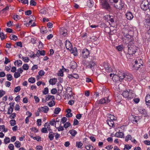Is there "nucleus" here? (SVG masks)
Returning a JSON list of instances; mask_svg holds the SVG:
<instances>
[{"label": "nucleus", "instance_id": "nucleus-45", "mask_svg": "<svg viewBox=\"0 0 150 150\" xmlns=\"http://www.w3.org/2000/svg\"><path fill=\"white\" fill-rule=\"evenodd\" d=\"M10 123L11 126H13L16 124V121L15 120H11L10 121Z\"/></svg>", "mask_w": 150, "mask_h": 150}, {"label": "nucleus", "instance_id": "nucleus-10", "mask_svg": "<svg viewBox=\"0 0 150 150\" xmlns=\"http://www.w3.org/2000/svg\"><path fill=\"white\" fill-rule=\"evenodd\" d=\"M60 32L61 34L64 37H65L67 36V30L66 29L63 28H61Z\"/></svg>", "mask_w": 150, "mask_h": 150}, {"label": "nucleus", "instance_id": "nucleus-5", "mask_svg": "<svg viewBox=\"0 0 150 150\" xmlns=\"http://www.w3.org/2000/svg\"><path fill=\"white\" fill-rule=\"evenodd\" d=\"M90 54L89 50L86 48L83 49L81 52V55L83 58H88Z\"/></svg>", "mask_w": 150, "mask_h": 150}, {"label": "nucleus", "instance_id": "nucleus-1", "mask_svg": "<svg viewBox=\"0 0 150 150\" xmlns=\"http://www.w3.org/2000/svg\"><path fill=\"white\" fill-rule=\"evenodd\" d=\"M123 96L127 98L128 100H130L133 98L134 96V94L133 93L132 90H129L124 91L122 93Z\"/></svg>", "mask_w": 150, "mask_h": 150}, {"label": "nucleus", "instance_id": "nucleus-4", "mask_svg": "<svg viewBox=\"0 0 150 150\" xmlns=\"http://www.w3.org/2000/svg\"><path fill=\"white\" fill-rule=\"evenodd\" d=\"M103 8L108 11L111 9V6L107 0H100Z\"/></svg>", "mask_w": 150, "mask_h": 150}, {"label": "nucleus", "instance_id": "nucleus-31", "mask_svg": "<svg viewBox=\"0 0 150 150\" xmlns=\"http://www.w3.org/2000/svg\"><path fill=\"white\" fill-rule=\"evenodd\" d=\"M112 79L115 81H117L118 80H119V78L117 74L114 75L112 78Z\"/></svg>", "mask_w": 150, "mask_h": 150}, {"label": "nucleus", "instance_id": "nucleus-53", "mask_svg": "<svg viewBox=\"0 0 150 150\" xmlns=\"http://www.w3.org/2000/svg\"><path fill=\"white\" fill-rule=\"evenodd\" d=\"M85 148L87 150H93V147L91 145H89L86 146Z\"/></svg>", "mask_w": 150, "mask_h": 150}, {"label": "nucleus", "instance_id": "nucleus-62", "mask_svg": "<svg viewBox=\"0 0 150 150\" xmlns=\"http://www.w3.org/2000/svg\"><path fill=\"white\" fill-rule=\"evenodd\" d=\"M67 120V118L65 117H64L61 119V122L63 124H64Z\"/></svg>", "mask_w": 150, "mask_h": 150}, {"label": "nucleus", "instance_id": "nucleus-51", "mask_svg": "<svg viewBox=\"0 0 150 150\" xmlns=\"http://www.w3.org/2000/svg\"><path fill=\"white\" fill-rule=\"evenodd\" d=\"M21 87L20 86L16 87L15 88L14 91L15 92H17L21 90Z\"/></svg>", "mask_w": 150, "mask_h": 150}, {"label": "nucleus", "instance_id": "nucleus-37", "mask_svg": "<svg viewBox=\"0 0 150 150\" xmlns=\"http://www.w3.org/2000/svg\"><path fill=\"white\" fill-rule=\"evenodd\" d=\"M40 31L43 34L46 33H47V30L46 29V28L44 27L41 28Z\"/></svg>", "mask_w": 150, "mask_h": 150}, {"label": "nucleus", "instance_id": "nucleus-24", "mask_svg": "<svg viewBox=\"0 0 150 150\" xmlns=\"http://www.w3.org/2000/svg\"><path fill=\"white\" fill-rule=\"evenodd\" d=\"M14 64L17 67L21 66L22 64V62L21 60H17L14 62Z\"/></svg>", "mask_w": 150, "mask_h": 150}, {"label": "nucleus", "instance_id": "nucleus-13", "mask_svg": "<svg viewBox=\"0 0 150 150\" xmlns=\"http://www.w3.org/2000/svg\"><path fill=\"white\" fill-rule=\"evenodd\" d=\"M133 78V76L129 74H126L124 79L127 81H130Z\"/></svg>", "mask_w": 150, "mask_h": 150}, {"label": "nucleus", "instance_id": "nucleus-56", "mask_svg": "<svg viewBox=\"0 0 150 150\" xmlns=\"http://www.w3.org/2000/svg\"><path fill=\"white\" fill-rule=\"evenodd\" d=\"M132 146H129L128 144H126L125 146L124 149L125 150H129L131 148Z\"/></svg>", "mask_w": 150, "mask_h": 150}, {"label": "nucleus", "instance_id": "nucleus-34", "mask_svg": "<svg viewBox=\"0 0 150 150\" xmlns=\"http://www.w3.org/2000/svg\"><path fill=\"white\" fill-rule=\"evenodd\" d=\"M63 69H60V70L59 71L58 73V76H63Z\"/></svg>", "mask_w": 150, "mask_h": 150}, {"label": "nucleus", "instance_id": "nucleus-48", "mask_svg": "<svg viewBox=\"0 0 150 150\" xmlns=\"http://www.w3.org/2000/svg\"><path fill=\"white\" fill-rule=\"evenodd\" d=\"M55 104V103L54 101H52L49 102L48 105L50 107L54 106Z\"/></svg>", "mask_w": 150, "mask_h": 150}, {"label": "nucleus", "instance_id": "nucleus-35", "mask_svg": "<svg viewBox=\"0 0 150 150\" xmlns=\"http://www.w3.org/2000/svg\"><path fill=\"white\" fill-rule=\"evenodd\" d=\"M13 110V108H11V107H9L8 108L7 114L8 115H10L12 112Z\"/></svg>", "mask_w": 150, "mask_h": 150}, {"label": "nucleus", "instance_id": "nucleus-38", "mask_svg": "<svg viewBox=\"0 0 150 150\" xmlns=\"http://www.w3.org/2000/svg\"><path fill=\"white\" fill-rule=\"evenodd\" d=\"M15 146L17 148H19L21 146V144L18 141H16L14 143Z\"/></svg>", "mask_w": 150, "mask_h": 150}, {"label": "nucleus", "instance_id": "nucleus-23", "mask_svg": "<svg viewBox=\"0 0 150 150\" xmlns=\"http://www.w3.org/2000/svg\"><path fill=\"white\" fill-rule=\"evenodd\" d=\"M107 122L110 127H113L114 126V122L113 121L107 120Z\"/></svg>", "mask_w": 150, "mask_h": 150}, {"label": "nucleus", "instance_id": "nucleus-55", "mask_svg": "<svg viewBox=\"0 0 150 150\" xmlns=\"http://www.w3.org/2000/svg\"><path fill=\"white\" fill-rule=\"evenodd\" d=\"M122 46V45H119L116 47V49L119 51H121L123 49Z\"/></svg>", "mask_w": 150, "mask_h": 150}, {"label": "nucleus", "instance_id": "nucleus-29", "mask_svg": "<svg viewBox=\"0 0 150 150\" xmlns=\"http://www.w3.org/2000/svg\"><path fill=\"white\" fill-rule=\"evenodd\" d=\"M72 53H73L74 56L77 55V50L76 47H74L72 50Z\"/></svg>", "mask_w": 150, "mask_h": 150}, {"label": "nucleus", "instance_id": "nucleus-26", "mask_svg": "<svg viewBox=\"0 0 150 150\" xmlns=\"http://www.w3.org/2000/svg\"><path fill=\"white\" fill-rule=\"evenodd\" d=\"M50 99H51L52 100H54L55 99L54 96H53L48 95L46 96V100L48 101Z\"/></svg>", "mask_w": 150, "mask_h": 150}, {"label": "nucleus", "instance_id": "nucleus-61", "mask_svg": "<svg viewBox=\"0 0 150 150\" xmlns=\"http://www.w3.org/2000/svg\"><path fill=\"white\" fill-rule=\"evenodd\" d=\"M7 26L8 27H11L13 25V22L12 21H10L7 23Z\"/></svg>", "mask_w": 150, "mask_h": 150}, {"label": "nucleus", "instance_id": "nucleus-7", "mask_svg": "<svg viewBox=\"0 0 150 150\" xmlns=\"http://www.w3.org/2000/svg\"><path fill=\"white\" fill-rule=\"evenodd\" d=\"M108 98L109 97L104 98H103L101 99L100 100H99L98 101H97L96 102H97L98 103L100 104H108V103H109L110 101V100Z\"/></svg>", "mask_w": 150, "mask_h": 150}, {"label": "nucleus", "instance_id": "nucleus-54", "mask_svg": "<svg viewBox=\"0 0 150 150\" xmlns=\"http://www.w3.org/2000/svg\"><path fill=\"white\" fill-rule=\"evenodd\" d=\"M71 124L69 122H66V123H65L64 125V127L65 128H67L69 127L70 126Z\"/></svg>", "mask_w": 150, "mask_h": 150}, {"label": "nucleus", "instance_id": "nucleus-25", "mask_svg": "<svg viewBox=\"0 0 150 150\" xmlns=\"http://www.w3.org/2000/svg\"><path fill=\"white\" fill-rule=\"evenodd\" d=\"M57 81V79L56 78H54L53 79H50L49 81V83L50 84L52 85L55 84Z\"/></svg>", "mask_w": 150, "mask_h": 150}, {"label": "nucleus", "instance_id": "nucleus-28", "mask_svg": "<svg viewBox=\"0 0 150 150\" xmlns=\"http://www.w3.org/2000/svg\"><path fill=\"white\" fill-rule=\"evenodd\" d=\"M134 119H133L132 122L134 124H135L137 122V120L138 119V117L136 116H133Z\"/></svg>", "mask_w": 150, "mask_h": 150}, {"label": "nucleus", "instance_id": "nucleus-2", "mask_svg": "<svg viewBox=\"0 0 150 150\" xmlns=\"http://www.w3.org/2000/svg\"><path fill=\"white\" fill-rule=\"evenodd\" d=\"M128 51L127 53L129 55H132L134 54L138 50V47L134 45H128Z\"/></svg>", "mask_w": 150, "mask_h": 150}, {"label": "nucleus", "instance_id": "nucleus-15", "mask_svg": "<svg viewBox=\"0 0 150 150\" xmlns=\"http://www.w3.org/2000/svg\"><path fill=\"white\" fill-rule=\"evenodd\" d=\"M146 22L147 23V26L146 27L147 29H148V33L150 35V19H148L147 18L146 19Z\"/></svg>", "mask_w": 150, "mask_h": 150}, {"label": "nucleus", "instance_id": "nucleus-6", "mask_svg": "<svg viewBox=\"0 0 150 150\" xmlns=\"http://www.w3.org/2000/svg\"><path fill=\"white\" fill-rule=\"evenodd\" d=\"M118 2V3L114 4V7L117 9L122 10L124 6V3L122 0H119Z\"/></svg>", "mask_w": 150, "mask_h": 150}, {"label": "nucleus", "instance_id": "nucleus-21", "mask_svg": "<svg viewBox=\"0 0 150 150\" xmlns=\"http://www.w3.org/2000/svg\"><path fill=\"white\" fill-rule=\"evenodd\" d=\"M95 63L94 61H92L90 62L88 65L86 66V68H91L92 69V67L95 65Z\"/></svg>", "mask_w": 150, "mask_h": 150}, {"label": "nucleus", "instance_id": "nucleus-44", "mask_svg": "<svg viewBox=\"0 0 150 150\" xmlns=\"http://www.w3.org/2000/svg\"><path fill=\"white\" fill-rule=\"evenodd\" d=\"M50 124L51 125L53 126L55 124V126L56 125V122L54 119H53L52 120L50 121Z\"/></svg>", "mask_w": 150, "mask_h": 150}, {"label": "nucleus", "instance_id": "nucleus-19", "mask_svg": "<svg viewBox=\"0 0 150 150\" xmlns=\"http://www.w3.org/2000/svg\"><path fill=\"white\" fill-rule=\"evenodd\" d=\"M65 45L67 49H69L71 48V44L69 40H66L65 41Z\"/></svg>", "mask_w": 150, "mask_h": 150}, {"label": "nucleus", "instance_id": "nucleus-52", "mask_svg": "<svg viewBox=\"0 0 150 150\" xmlns=\"http://www.w3.org/2000/svg\"><path fill=\"white\" fill-rule=\"evenodd\" d=\"M70 92H72V89L71 88L69 87H67L66 88V93H70Z\"/></svg>", "mask_w": 150, "mask_h": 150}, {"label": "nucleus", "instance_id": "nucleus-58", "mask_svg": "<svg viewBox=\"0 0 150 150\" xmlns=\"http://www.w3.org/2000/svg\"><path fill=\"white\" fill-rule=\"evenodd\" d=\"M57 92V89L55 88L52 89L51 91V93L52 94H54Z\"/></svg>", "mask_w": 150, "mask_h": 150}, {"label": "nucleus", "instance_id": "nucleus-50", "mask_svg": "<svg viewBox=\"0 0 150 150\" xmlns=\"http://www.w3.org/2000/svg\"><path fill=\"white\" fill-rule=\"evenodd\" d=\"M41 131L42 133H48L47 128L45 127L42 128L41 130Z\"/></svg>", "mask_w": 150, "mask_h": 150}, {"label": "nucleus", "instance_id": "nucleus-36", "mask_svg": "<svg viewBox=\"0 0 150 150\" xmlns=\"http://www.w3.org/2000/svg\"><path fill=\"white\" fill-rule=\"evenodd\" d=\"M61 110V109L59 108H56L54 109V113L56 114H58L59 113Z\"/></svg>", "mask_w": 150, "mask_h": 150}, {"label": "nucleus", "instance_id": "nucleus-60", "mask_svg": "<svg viewBox=\"0 0 150 150\" xmlns=\"http://www.w3.org/2000/svg\"><path fill=\"white\" fill-rule=\"evenodd\" d=\"M8 148L10 150H14V146L12 144H10L8 146Z\"/></svg>", "mask_w": 150, "mask_h": 150}, {"label": "nucleus", "instance_id": "nucleus-3", "mask_svg": "<svg viewBox=\"0 0 150 150\" xmlns=\"http://www.w3.org/2000/svg\"><path fill=\"white\" fill-rule=\"evenodd\" d=\"M149 4L148 0H143L140 3V7L143 10L146 11L148 9Z\"/></svg>", "mask_w": 150, "mask_h": 150}, {"label": "nucleus", "instance_id": "nucleus-27", "mask_svg": "<svg viewBox=\"0 0 150 150\" xmlns=\"http://www.w3.org/2000/svg\"><path fill=\"white\" fill-rule=\"evenodd\" d=\"M37 53L38 54V57L40 56V55L44 56L45 54V51L44 50H38L37 52Z\"/></svg>", "mask_w": 150, "mask_h": 150}, {"label": "nucleus", "instance_id": "nucleus-40", "mask_svg": "<svg viewBox=\"0 0 150 150\" xmlns=\"http://www.w3.org/2000/svg\"><path fill=\"white\" fill-rule=\"evenodd\" d=\"M47 11V9L45 8L42 9L40 10V13L42 14H45Z\"/></svg>", "mask_w": 150, "mask_h": 150}, {"label": "nucleus", "instance_id": "nucleus-49", "mask_svg": "<svg viewBox=\"0 0 150 150\" xmlns=\"http://www.w3.org/2000/svg\"><path fill=\"white\" fill-rule=\"evenodd\" d=\"M7 79L9 81H11L12 79V76L10 74H7L6 75Z\"/></svg>", "mask_w": 150, "mask_h": 150}, {"label": "nucleus", "instance_id": "nucleus-46", "mask_svg": "<svg viewBox=\"0 0 150 150\" xmlns=\"http://www.w3.org/2000/svg\"><path fill=\"white\" fill-rule=\"evenodd\" d=\"M14 77L15 78H17L20 76V74L18 72H15L14 74Z\"/></svg>", "mask_w": 150, "mask_h": 150}, {"label": "nucleus", "instance_id": "nucleus-57", "mask_svg": "<svg viewBox=\"0 0 150 150\" xmlns=\"http://www.w3.org/2000/svg\"><path fill=\"white\" fill-rule=\"evenodd\" d=\"M0 37L1 40H2L5 38V35L3 32H1L0 33Z\"/></svg>", "mask_w": 150, "mask_h": 150}, {"label": "nucleus", "instance_id": "nucleus-20", "mask_svg": "<svg viewBox=\"0 0 150 150\" xmlns=\"http://www.w3.org/2000/svg\"><path fill=\"white\" fill-rule=\"evenodd\" d=\"M115 135L117 137L122 138L124 136V134L121 132H117L115 133Z\"/></svg>", "mask_w": 150, "mask_h": 150}, {"label": "nucleus", "instance_id": "nucleus-47", "mask_svg": "<svg viewBox=\"0 0 150 150\" xmlns=\"http://www.w3.org/2000/svg\"><path fill=\"white\" fill-rule=\"evenodd\" d=\"M4 141L5 144H7L10 142V139L9 137H6L4 140Z\"/></svg>", "mask_w": 150, "mask_h": 150}, {"label": "nucleus", "instance_id": "nucleus-33", "mask_svg": "<svg viewBox=\"0 0 150 150\" xmlns=\"http://www.w3.org/2000/svg\"><path fill=\"white\" fill-rule=\"evenodd\" d=\"M69 132L71 136L73 137H74L77 133L76 131L73 129L70 130L69 131Z\"/></svg>", "mask_w": 150, "mask_h": 150}, {"label": "nucleus", "instance_id": "nucleus-43", "mask_svg": "<svg viewBox=\"0 0 150 150\" xmlns=\"http://www.w3.org/2000/svg\"><path fill=\"white\" fill-rule=\"evenodd\" d=\"M132 139V137L130 135H128L126 137L125 139L126 142H127L129 139L131 140Z\"/></svg>", "mask_w": 150, "mask_h": 150}, {"label": "nucleus", "instance_id": "nucleus-63", "mask_svg": "<svg viewBox=\"0 0 150 150\" xmlns=\"http://www.w3.org/2000/svg\"><path fill=\"white\" fill-rule=\"evenodd\" d=\"M37 125L38 126H40L41 125V120L38 119L37 121Z\"/></svg>", "mask_w": 150, "mask_h": 150}, {"label": "nucleus", "instance_id": "nucleus-22", "mask_svg": "<svg viewBox=\"0 0 150 150\" xmlns=\"http://www.w3.org/2000/svg\"><path fill=\"white\" fill-rule=\"evenodd\" d=\"M56 133H54L52 132H50L49 134L48 138L51 141H52L53 139L54 136V135Z\"/></svg>", "mask_w": 150, "mask_h": 150}, {"label": "nucleus", "instance_id": "nucleus-11", "mask_svg": "<svg viewBox=\"0 0 150 150\" xmlns=\"http://www.w3.org/2000/svg\"><path fill=\"white\" fill-rule=\"evenodd\" d=\"M135 64L133 65L134 69L135 70H138L141 66H143L141 63H138V61L137 60L134 62Z\"/></svg>", "mask_w": 150, "mask_h": 150}, {"label": "nucleus", "instance_id": "nucleus-16", "mask_svg": "<svg viewBox=\"0 0 150 150\" xmlns=\"http://www.w3.org/2000/svg\"><path fill=\"white\" fill-rule=\"evenodd\" d=\"M110 66V65L107 63L104 64V67L106 71L110 72L111 71V69Z\"/></svg>", "mask_w": 150, "mask_h": 150}, {"label": "nucleus", "instance_id": "nucleus-64", "mask_svg": "<svg viewBox=\"0 0 150 150\" xmlns=\"http://www.w3.org/2000/svg\"><path fill=\"white\" fill-rule=\"evenodd\" d=\"M30 5L31 6H35L36 5V3L33 0H31L30 2Z\"/></svg>", "mask_w": 150, "mask_h": 150}, {"label": "nucleus", "instance_id": "nucleus-59", "mask_svg": "<svg viewBox=\"0 0 150 150\" xmlns=\"http://www.w3.org/2000/svg\"><path fill=\"white\" fill-rule=\"evenodd\" d=\"M48 88L47 87H46L44 88V90L43 91V93L45 95H46L48 93Z\"/></svg>", "mask_w": 150, "mask_h": 150}, {"label": "nucleus", "instance_id": "nucleus-42", "mask_svg": "<svg viewBox=\"0 0 150 150\" xmlns=\"http://www.w3.org/2000/svg\"><path fill=\"white\" fill-rule=\"evenodd\" d=\"M23 69L25 70H27L28 69L29 66L27 64H25L23 65L22 66Z\"/></svg>", "mask_w": 150, "mask_h": 150}, {"label": "nucleus", "instance_id": "nucleus-39", "mask_svg": "<svg viewBox=\"0 0 150 150\" xmlns=\"http://www.w3.org/2000/svg\"><path fill=\"white\" fill-rule=\"evenodd\" d=\"M35 79L34 78H29L28 79V81L29 82L31 83H34L35 82Z\"/></svg>", "mask_w": 150, "mask_h": 150}, {"label": "nucleus", "instance_id": "nucleus-32", "mask_svg": "<svg viewBox=\"0 0 150 150\" xmlns=\"http://www.w3.org/2000/svg\"><path fill=\"white\" fill-rule=\"evenodd\" d=\"M83 145V144L80 142H77L76 143V146L78 148H81Z\"/></svg>", "mask_w": 150, "mask_h": 150}, {"label": "nucleus", "instance_id": "nucleus-17", "mask_svg": "<svg viewBox=\"0 0 150 150\" xmlns=\"http://www.w3.org/2000/svg\"><path fill=\"white\" fill-rule=\"evenodd\" d=\"M146 104L148 106H149V104L150 103V95H147L145 98Z\"/></svg>", "mask_w": 150, "mask_h": 150}, {"label": "nucleus", "instance_id": "nucleus-41", "mask_svg": "<svg viewBox=\"0 0 150 150\" xmlns=\"http://www.w3.org/2000/svg\"><path fill=\"white\" fill-rule=\"evenodd\" d=\"M22 59L25 62H28L30 60L29 59L28 57H22Z\"/></svg>", "mask_w": 150, "mask_h": 150}, {"label": "nucleus", "instance_id": "nucleus-9", "mask_svg": "<svg viewBox=\"0 0 150 150\" xmlns=\"http://www.w3.org/2000/svg\"><path fill=\"white\" fill-rule=\"evenodd\" d=\"M125 74L123 72L119 71L117 74L119 77V81L120 82L122 81V80L124 79Z\"/></svg>", "mask_w": 150, "mask_h": 150}, {"label": "nucleus", "instance_id": "nucleus-30", "mask_svg": "<svg viewBox=\"0 0 150 150\" xmlns=\"http://www.w3.org/2000/svg\"><path fill=\"white\" fill-rule=\"evenodd\" d=\"M10 38L11 40L16 41L18 39V37L14 35H10Z\"/></svg>", "mask_w": 150, "mask_h": 150}, {"label": "nucleus", "instance_id": "nucleus-8", "mask_svg": "<svg viewBox=\"0 0 150 150\" xmlns=\"http://www.w3.org/2000/svg\"><path fill=\"white\" fill-rule=\"evenodd\" d=\"M49 110V108L47 106L41 107L38 109V112L46 113Z\"/></svg>", "mask_w": 150, "mask_h": 150}, {"label": "nucleus", "instance_id": "nucleus-12", "mask_svg": "<svg viewBox=\"0 0 150 150\" xmlns=\"http://www.w3.org/2000/svg\"><path fill=\"white\" fill-rule=\"evenodd\" d=\"M138 110L142 114L145 115L144 117H146L147 115V113L145 109L143 108L139 107L138 108Z\"/></svg>", "mask_w": 150, "mask_h": 150}, {"label": "nucleus", "instance_id": "nucleus-18", "mask_svg": "<svg viewBox=\"0 0 150 150\" xmlns=\"http://www.w3.org/2000/svg\"><path fill=\"white\" fill-rule=\"evenodd\" d=\"M94 2L92 0H88L87 1V5L89 8L92 7L94 5Z\"/></svg>", "mask_w": 150, "mask_h": 150}, {"label": "nucleus", "instance_id": "nucleus-14", "mask_svg": "<svg viewBox=\"0 0 150 150\" xmlns=\"http://www.w3.org/2000/svg\"><path fill=\"white\" fill-rule=\"evenodd\" d=\"M126 16L127 19L129 20H131L133 18V16L132 12L128 11L127 12Z\"/></svg>", "mask_w": 150, "mask_h": 150}]
</instances>
